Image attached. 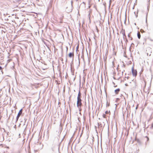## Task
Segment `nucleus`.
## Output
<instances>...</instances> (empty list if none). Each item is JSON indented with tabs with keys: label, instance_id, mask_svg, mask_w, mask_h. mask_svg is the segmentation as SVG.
Masks as SVG:
<instances>
[{
	"label": "nucleus",
	"instance_id": "7",
	"mask_svg": "<svg viewBox=\"0 0 153 153\" xmlns=\"http://www.w3.org/2000/svg\"><path fill=\"white\" fill-rule=\"evenodd\" d=\"M105 113L106 114H109V115H110L111 114V112L110 111L107 110L105 112Z\"/></svg>",
	"mask_w": 153,
	"mask_h": 153
},
{
	"label": "nucleus",
	"instance_id": "4",
	"mask_svg": "<svg viewBox=\"0 0 153 153\" xmlns=\"http://www.w3.org/2000/svg\"><path fill=\"white\" fill-rule=\"evenodd\" d=\"M68 56L70 58L71 57H73V58L74 56V52L69 53L68 54Z\"/></svg>",
	"mask_w": 153,
	"mask_h": 153
},
{
	"label": "nucleus",
	"instance_id": "2",
	"mask_svg": "<svg viewBox=\"0 0 153 153\" xmlns=\"http://www.w3.org/2000/svg\"><path fill=\"white\" fill-rule=\"evenodd\" d=\"M132 73L133 75L134 76H137V72L136 70H134V68L133 67H132Z\"/></svg>",
	"mask_w": 153,
	"mask_h": 153
},
{
	"label": "nucleus",
	"instance_id": "9",
	"mask_svg": "<svg viewBox=\"0 0 153 153\" xmlns=\"http://www.w3.org/2000/svg\"><path fill=\"white\" fill-rule=\"evenodd\" d=\"M128 36L129 38H130V39L131 40H132L133 39V38H132V37H131V34H130V33H129L128 35Z\"/></svg>",
	"mask_w": 153,
	"mask_h": 153
},
{
	"label": "nucleus",
	"instance_id": "10",
	"mask_svg": "<svg viewBox=\"0 0 153 153\" xmlns=\"http://www.w3.org/2000/svg\"><path fill=\"white\" fill-rule=\"evenodd\" d=\"M112 83L114 87H117V85H116L114 82H113Z\"/></svg>",
	"mask_w": 153,
	"mask_h": 153
},
{
	"label": "nucleus",
	"instance_id": "1",
	"mask_svg": "<svg viewBox=\"0 0 153 153\" xmlns=\"http://www.w3.org/2000/svg\"><path fill=\"white\" fill-rule=\"evenodd\" d=\"M81 97V94L79 90L77 97V106L79 108V111L80 112H81L82 110L81 106L82 105Z\"/></svg>",
	"mask_w": 153,
	"mask_h": 153
},
{
	"label": "nucleus",
	"instance_id": "6",
	"mask_svg": "<svg viewBox=\"0 0 153 153\" xmlns=\"http://www.w3.org/2000/svg\"><path fill=\"white\" fill-rule=\"evenodd\" d=\"M122 34L124 36V38H126V33H125V30H122Z\"/></svg>",
	"mask_w": 153,
	"mask_h": 153
},
{
	"label": "nucleus",
	"instance_id": "3",
	"mask_svg": "<svg viewBox=\"0 0 153 153\" xmlns=\"http://www.w3.org/2000/svg\"><path fill=\"white\" fill-rule=\"evenodd\" d=\"M22 109H21L19 111V112L18 114V115L17 116V117H16L17 120H18L19 117L20 116V115L22 114Z\"/></svg>",
	"mask_w": 153,
	"mask_h": 153
},
{
	"label": "nucleus",
	"instance_id": "14",
	"mask_svg": "<svg viewBox=\"0 0 153 153\" xmlns=\"http://www.w3.org/2000/svg\"><path fill=\"white\" fill-rule=\"evenodd\" d=\"M151 126L152 128H153V123L152 124Z\"/></svg>",
	"mask_w": 153,
	"mask_h": 153
},
{
	"label": "nucleus",
	"instance_id": "5",
	"mask_svg": "<svg viewBox=\"0 0 153 153\" xmlns=\"http://www.w3.org/2000/svg\"><path fill=\"white\" fill-rule=\"evenodd\" d=\"M120 89L118 88L114 90V92L116 94H118L120 91Z\"/></svg>",
	"mask_w": 153,
	"mask_h": 153
},
{
	"label": "nucleus",
	"instance_id": "8",
	"mask_svg": "<svg viewBox=\"0 0 153 153\" xmlns=\"http://www.w3.org/2000/svg\"><path fill=\"white\" fill-rule=\"evenodd\" d=\"M137 36H138V39H140V33L139 32H138L137 33Z\"/></svg>",
	"mask_w": 153,
	"mask_h": 153
},
{
	"label": "nucleus",
	"instance_id": "15",
	"mask_svg": "<svg viewBox=\"0 0 153 153\" xmlns=\"http://www.w3.org/2000/svg\"><path fill=\"white\" fill-rule=\"evenodd\" d=\"M147 138H148V140L149 139L148 137H147Z\"/></svg>",
	"mask_w": 153,
	"mask_h": 153
},
{
	"label": "nucleus",
	"instance_id": "13",
	"mask_svg": "<svg viewBox=\"0 0 153 153\" xmlns=\"http://www.w3.org/2000/svg\"><path fill=\"white\" fill-rule=\"evenodd\" d=\"M2 70V67L0 66V70Z\"/></svg>",
	"mask_w": 153,
	"mask_h": 153
},
{
	"label": "nucleus",
	"instance_id": "12",
	"mask_svg": "<svg viewBox=\"0 0 153 153\" xmlns=\"http://www.w3.org/2000/svg\"><path fill=\"white\" fill-rule=\"evenodd\" d=\"M144 80V82L145 85H146V82L145 80Z\"/></svg>",
	"mask_w": 153,
	"mask_h": 153
},
{
	"label": "nucleus",
	"instance_id": "11",
	"mask_svg": "<svg viewBox=\"0 0 153 153\" xmlns=\"http://www.w3.org/2000/svg\"><path fill=\"white\" fill-rule=\"evenodd\" d=\"M103 117L104 118H106V114H103Z\"/></svg>",
	"mask_w": 153,
	"mask_h": 153
}]
</instances>
